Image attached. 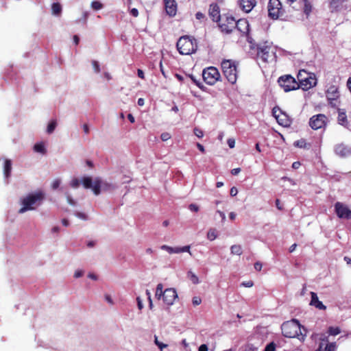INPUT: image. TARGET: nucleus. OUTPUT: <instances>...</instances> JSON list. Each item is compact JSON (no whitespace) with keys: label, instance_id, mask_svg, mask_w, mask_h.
<instances>
[{"label":"nucleus","instance_id":"f257e3e1","mask_svg":"<svg viewBox=\"0 0 351 351\" xmlns=\"http://www.w3.org/2000/svg\"><path fill=\"white\" fill-rule=\"evenodd\" d=\"M282 333L285 337H297L301 341L304 340L305 335L301 330V325L297 319L284 322L281 326Z\"/></svg>","mask_w":351,"mask_h":351},{"label":"nucleus","instance_id":"f03ea898","mask_svg":"<svg viewBox=\"0 0 351 351\" xmlns=\"http://www.w3.org/2000/svg\"><path fill=\"white\" fill-rule=\"evenodd\" d=\"M248 46V52L251 54V56H256L265 62H268L269 59L274 57L275 52L274 51V49H271L270 45H263V47H259V45Z\"/></svg>","mask_w":351,"mask_h":351},{"label":"nucleus","instance_id":"7ed1b4c3","mask_svg":"<svg viewBox=\"0 0 351 351\" xmlns=\"http://www.w3.org/2000/svg\"><path fill=\"white\" fill-rule=\"evenodd\" d=\"M44 199V195L41 192L29 194L23 198L21 203L23 207L19 210V213H23L27 210H34V206H38Z\"/></svg>","mask_w":351,"mask_h":351},{"label":"nucleus","instance_id":"20e7f679","mask_svg":"<svg viewBox=\"0 0 351 351\" xmlns=\"http://www.w3.org/2000/svg\"><path fill=\"white\" fill-rule=\"evenodd\" d=\"M237 64L230 60H224L221 62V68L228 81L234 84L237 80Z\"/></svg>","mask_w":351,"mask_h":351},{"label":"nucleus","instance_id":"39448f33","mask_svg":"<svg viewBox=\"0 0 351 351\" xmlns=\"http://www.w3.org/2000/svg\"><path fill=\"white\" fill-rule=\"evenodd\" d=\"M278 83L285 92L296 90L300 87L295 78L290 75L280 77Z\"/></svg>","mask_w":351,"mask_h":351},{"label":"nucleus","instance_id":"423d86ee","mask_svg":"<svg viewBox=\"0 0 351 351\" xmlns=\"http://www.w3.org/2000/svg\"><path fill=\"white\" fill-rule=\"evenodd\" d=\"M202 77L207 84L213 85L219 80L220 73L217 68L210 66L203 70Z\"/></svg>","mask_w":351,"mask_h":351},{"label":"nucleus","instance_id":"0eeeda50","mask_svg":"<svg viewBox=\"0 0 351 351\" xmlns=\"http://www.w3.org/2000/svg\"><path fill=\"white\" fill-rule=\"evenodd\" d=\"M82 184L84 187L86 189H92L94 194L95 195H98L101 193V179L100 178H95L93 184V180L90 177H84L83 178Z\"/></svg>","mask_w":351,"mask_h":351},{"label":"nucleus","instance_id":"6e6552de","mask_svg":"<svg viewBox=\"0 0 351 351\" xmlns=\"http://www.w3.org/2000/svg\"><path fill=\"white\" fill-rule=\"evenodd\" d=\"M326 97L329 101V104L332 107H337L339 105L338 99L339 97V92L338 88L335 85H331L326 92Z\"/></svg>","mask_w":351,"mask_h":351},{"label":"nucleus","instance_id":"1a4fd4ad","mask_svg":"<svg viewBox=\"0 0 351 351\" xmlns=\"http://www.w3.org/2000/svg\"><path fill=\"white\" fill-rule=\"evenodd\" d=\"M298 79L300 82L299 85L303 90H308L315 86L317 84L316 78L315 76H311L310 73L306 77H302V72L298 73Z\"/></svg>","mask_w":351,"mask_h":351},{"label":"nucleus","instance_id":"9d476101","mask_svg":"<svg viewBox=\"0 0 351 351\" xmlns=\"http://www.w3.org/2000/svg\"><path fill=\"white\" fill-rule=\"evenodd\" d=\"M335 210L338 217L341 219H351V210L344 204L337 202L335 204Z\"/></svg>","mask_w":351,"mask_h":351},{"label":"nucleus","instance_id":"9b49d317","mask_svg":"<svg viewBox=\"0 0 351 351\" xmlns=\"http://www.w3.org/2000/svg\"><path fill=\"white\" fill-rule=\"evenodd\" d=\"M327 117L323 114L313 116L309 121V125L313 130H318L326 125Z\"/></svg>","mask_w":351,"mask_h":351},{"label":"nucleus","instance_id":"f8f14e48","mask_svg":"<svg viewBox=\"0 0 351 351\" xmlns=\"http://www.w3.org/2000/svg\"><path fill=\"white\" fill-rule=\"evenodd\" d=\"M178 298V294L175 289L167 288L164 290L161 294V299L163 302L167 306H171L176 298Z\"/></svg>","mask_w":351,"mask_h":351},{"label":"nucleus","instance_id":"ddd939ff","mask_svg":"<svg viewBox=\"0 0 351 351\" xmlns=\"http://www.w3.org/2000/svg\"><path fill=\"white\" fill-rule=\"evenodd\" d=\"M267 8L269 16L273 19H276L279 17L281 3L279 0H269Z\"/></svg>","mask_w":351,"mask_h":351},{"label":"nucleus","instance_id":"4468645a","mask_svg":"<svg viewBox=\"0 0 351 351\" xmlns=\"http://www.w3.org/2000/svg\"><path fill=\"white\" fill-rule=\"evenodd\" d=\"M236 21L232 16H226V21L219 23V26L221 32L226 34L231 33L235 29Z\"/></svg>","mask_w":351,"mask_h":351},{"label":"nucleus","instance_id":"2eb2a0df","mask_svg":"<svg viewBox=\"0 0 351 351\" xmlns=\"http://www.w3.org/2000/svg\"><path fill=\"white\" fill-rule=\"evenodd\" d=\"M334 150L335 154L341 157H346L351 155V148L343 143L336 145Z\"/></svg>","mask_w":351,"mask_h":351},{"label":"nucleus","instance_id":"dca6fc26","mask_svg":"<svg viewBox=\"0 0 351 351\" xmlns=\"http://www.w3.org/2000/svg\"><path fill=\"white\" fill-rule=\"evenodd\" d=\"M165 8L167 14L174 16L177 12V4L175 0H165Z\"/></svg>","mask_w":351,"mask_h":351},{"label":"nucleus","instance_id":"f3484780","mask_svg":"<svg viewBox=\"0 0 351 351\" xmlns=\"http://www.w3.org/2000/svg\"><path fill=\"white\" fill-rule=\"evenodd\" d=\"M177 50L182 55H190L197 51V45H176Z\"/></svg>","mask_w":351,"mask_h":351},{"label":"nucleus","instance_id":"a211bd4d","mask_svg":"<svg viewBox=\"0 0 351 351\" xmlns=\"http://www.w3.org/2000/svg\"><path fill=\"white\" fill-rule=\"evenodd\" d=\"M239 3L242 10L248 13L256 5V0H239Z\"/></svg>","mask_w":351,"mask_h":351},{"label":"nucleus","instance_id":"6ab92c4d","mask_svg":"<svg viewBox=\"0 0 351 351\" xmlns=\"http://www.w3.org/2000/svg\"><path fill=\"white\" fill-rule=\"evenodd\" d=\"M235 28L243 34L250 32V25L246 19H239L236 21Z\"/></svg>","mask_w":351,"mask_h":351},{"label":"nucleus","instance_id":"aec40b11","mask_svg":"<svg viewBox=\"0 0 351 351\" xmlns=\"http://www.w3.org/2000/svg\"><path fill=\"white\" fill-rule=\"evenodd\" d=\"M209 15L214 21H219L220 20L219 7L217 3L210 5Z\"/></svg>","mask_w":351,"mask_h":351},{"label":"nucleus","instance_id":"412c9836","mask_svg":"<svg viewBox=\"0 0 351 351\" xmlns=\"http://www.w3.org/2000/svg\"><path fill=\"white\" fill-rule=\"evenodd\" d=\"M311 300L310 302V305L313 306L319 310H326V306L324 305L321 301L319 300V298L315 292H311Z\"/></svg>","mask_w":351,"mask_h":351},{"label":"nucleus","instance_id":"4be33fe9","mask_svg":"<svg viewBox=\"0 0 351 351\" xmlns=\"http://www.w3.org/2000/svg\"><path fill=\"white\" fill-rule=\"evenodd\" d=\"M338 123L343 126L348 124L346 111L343 109H338Z\"/></svg>","mask_w":351,"mask_h":351},{"label":"nucleus","instance_id":"5701e85b","mask_svg":"<svg viewBox=\"0 0 351 351\" xmlns=\"http://www.w3.org/2000/svg\"><path fill=\"white\" fill-rule=\"evenodd\" d=\"M12 171V162L9 159H6L4 163L3 173L6 178H9Z\"/></svg>","mask_w":351,"mask_h":351},{"label":"nucleus","instance_id":"b1692460","mask_svg":"<svg viewBox=\"0 0 351 351\" xmlns=\"http://www.w3.org/2000/svg\"><path fill=\"white\" fill-rule=\"evenodd\" d=\"M278 123L283 126H288L290 124V121L288 119L287 116L282 113L280 115V117H277L276 119Z\"/></svg>","mask_w":351,"mask_h":351},{"label":"nucleus","instance_id":"393cba45","mask_svg":"<svg viewBox=\"0 0 351 351\" xmlns=\"http://www.w3.org/2000/svg\"><path fill=\"white\" fill-rule=\"evenodd\" d=\"M343 0H331L330 2V8L331 12L337 11L341 7Z\"/></svg>","mask_w":351,"mask_h":351},{"label":"nucleus","instance_id":"a878e982","mask_svg":"<svg viewBox=\"0 0 351 351\" xmlns=\"http://www.w3.org/2000/svg\"><path fill=\"white\" fill-rule=\"evenodd\" d=\"M193 41H195V39L193 36H183L179 38L176 44H186L187 43L193 44Z\"/></svg>","mask_w":351,"mask_h":351},{"label":"nucleus","instance_id":"bb28decb","mask_svg":"<svg viewBox=\"0 0 351 351\" xmlns=\"http://www.w3.org/2000/svg\"><path fill=\"white\" fill-rule=\"evenodd\" d=\"M34 150L36 152L41 153L43 154H45L47 152L45 145L43 142L36 143L34 146Z\"/></svg>","mask_w":351,"mask_h":351},{"label":"nucleus","instance_id":"cd10ccee","mask_svg":"<svg viewBox=\"0 0 351 351\" xmlns=\"http://www.w3.org/2000/svg\"><path fill=\"white\" fill-rule=\"evenodd\" d=\"M232 254L241 255L243 252L242 247L240 245H233L230 247Z\"/></svg>","mask_w":351,"mask_h":351},{"label":"nucleus","instance_id":"c85d7f7f","mask_svg":"<svg viewBox=\"0 0 351 351\" xmlns=\"http://www.w3.org/2000/svg\"><path fill=\"white\" fill-rule=\"evenodd\" d=\"M52 13L58 15L62 12V7L59 3H53L51 5Z\"/></svg>","mask_w":351,"mask_h":351},{"label":"nucleus","instance_id":"c756f323","mask_svg":"<svg viewBox=\"0 0 351 351\" xmlns=\"http://www.w3.org/2000/svg\"><path fill=\"white\" fill-rule=\"evenodd\" d=\"M56 125L57 122L56 120L51 121L47 125V132L48 134H51L55 130Z\"/></svg>","mask_w":351,"mask_h":351},{"label":"nucleus","instance_id":"7c9ffc66","mask_svg":"<svg viewBox=\"0 0 351 351\" xmlns=\"http://www.w3.org/2000/svg\"><path fill=\"white\" fill-rule=\"evenodd\" d=\"M163 285L161 283H159L155 291V297H156L158 300L161 299V294L163 293Z\"/></svg>","mask_w":351,"mask_h":351},{"label":"nucleus","instance_id":"2f4dec72","mask_svg":"<svg viewBox=\"0 0 351 351\" xmlns=\"http://www.w3.org/2000/svg\"><path fill=\"white\" fill-rule=\"evenodd\" d=\"M188 278L192 281L193 284H198L199 283V279L197 276L193 273L192 271H189L187 274Z\"/></svg>","mask_w":351,"mask_h":351},{"label":"nucleus","instance_id":"473e14b6","mask_svg":"<svg viewBox=\"0 0 351 351\" xmlns=\"http://www.w3.org/2000/svg\"><path fill=\"white\" fill-rule=\"evenodd\" d=\"M341 332V330L339 327H332L330 326L328 328V333L330 335H337Z\"/></svg>","mask_w":351,"mask_h":351},{"label":"nucleus","instance_id":"72a5a7b5","mask_svg":"<svg viewBox=\"0 0 351 351\" xmlns=\"http://www.w3.org/2000/svg\"><path fill=\"white\" fill-rule=\"evenodd\" d=\"M207 238L210 241H213L217 238L215 230L210 229L207 233Z\"/></svg>","mask_w":351,"mask_h":351},{"label":"nucleus","instance_id":"f704fd0d","mask_svg":"<svg viewBox=\"0 0 351 351\" xmlns=\"http://www.w3.org/2000/svg\"><path fill=\"white\" fill-rule=\"evenodd\" d=\"M91 7L95 10H99L102 8L103 5L99 1H94L91 3Z\"/></svg>","mask_w":351,"mask_h":351},{"label":"nucleus","instance_id":"c9c22d12","mask_svg":"<svg viewBox=\"0 0 351 351\" xmlns=\"http://www.w3.org/2000/svg\"><path fill=\"white\" fill-rule=\"evenodd\" d=\"M257 350H258V348L254 346L252 344H250V343L245 346L244 350H243V351H257Z\"/></svg>","mask_w":351,"mask_h":351},{"label":"nucleus","instance_id":"e433bc0d","mask_svg":"<svg viewBox=\"0 0 351 351\" xmlns=\"http://www.w3.org/2000/svg\"><path fill=\"white\" fill-rule=\"evenodd\" d=\"M92 65L93 66L94 71L95 73H99L100 72V66L97 61L93 60L92 61Z\"/></svg>","mask_w":351,"mask_h":351},{"label":"nucleus","instance_id":"4c0bfd02","mask_svg":"<svg viewBox=\"0 0 351 351\" xmlns=\"http://www.w3.org/2000/svg\"><path fill=\"white\" fill-rule=\"evenodd\" d=\"M276 344L274 342L269 343L265 348V351H275Z\"/></svg>","mask_w":351,"mask_h":351},{"label":"nucleus","instance_id":"58836bf2","mask_svg":"<svg viewBox=\"0 0 351 351\" xmlns=\"http://www.w3.org/2000/svg\"><path fill=\"white\" fill-rule=\"evenodd\" d=\"M155 345H156L159 347L160 351H162L163 350V348L167 347V344L162 343L160 342L159 341H158V339L156 336H155Z\"/></svg>","mask_w":351,"mask_h":351},{"label":"nucleus","instance_id":"ea45409f","mask_svg":"<svg viewBox=\"0 0 351 351\" xmlns=\"http://www.w3.org/2000/svg\"><path fill=\"white\" fill-rule=\"evenodd\" d=\"M80 182L77 178H74L71 182V186L73 188H77L80 186Z\"/></svg>","mask_w":351,"mask_h":351},{"label":"nucleus","instance_id":"a19ab883","mask_svg":"<svg viewBox=\"0 0 351 351\" xmlns=\"http://www.w3.org/2000/svg\"><path fill=\"white\" fill-rule=\"evenodd\" d=\"M272 113L276 119H277V117H280V115L282 114L280 109L276 107L273 108Z\"/></svg>","mask_w":351,"mask_h":351},{"label":"nucleus","instance_id":"79ce46f5","mask_svg":"<svg viewBox=\"0 0 351 351\" xmlns=\"http://www.w3.org/2000/svg\"><path fill=\"white\" fill-rule=\"evenodd\" d=\"M194 134L198 138H202L203 136H204L203 131L202 130L199 129V128H195L194 129Z\"/></svg>","mask_w":351,"mask_h":351},{"label":"nucleus","instance_id":"37998d69","mask_svg":"<svg viewBox=\"0 0 351 351\" xmlns=\"http://www.w3.org/2000/svg\"><path fill=\"white\" fill-rule=\"evenodd\" d=\"M171 137V134L168 132H164L160 135V138L162 141H167Z\"/></svg>","mask_w":351,"mask_h":351},{"label":"nucleus","instance_id":"c03bdc74","mask_svg":"<svg viewBox=\"0 0 351 351\" xmlns=\"http://www.w3.org/2000/svg\"><path fill=\"white\" fill-rule=\"evenodd\" d=\"M60 179H56L53 180V182H52V184H51V187L53 189H57L59 186H60Z\"/></svg>","mask_w":351,"mask_h":351},{"label":"nucleus","instance_id":"a18cd8bd","mask_svg":"<svg viewBox=\"0 0 351 351\" xmlns=\"http://www.w3.org/2000/svg\"><path fill=\"white\" fill-rule=\"evenodd\" d=\"M304 12L307 15L311 12V5L307 1H306L304 5Z\"/></svg>","mask_w":351,"mask_h":351},{"label":"nucleus","instance_id":"49530a36","mask_svg":"<svg viewBox=\"0 0 351 351\" xmlns=\"http://www.w3.org/2000/svg\"><path fill=\"white\" fill-rule=\"evenodd\" d=\"M192 302L194 306H197L201 304L202 299L199 297H193Z\"/></svg>","mask_w":351,"mask_h":351},{"label":"nucleus","instance_id":"de8ad7c7","mask_svg":"<svg viewBox=\"0 0 351 351\" xmlns=\"http://www.w3.org/2000/svg\"><path fill=\"white\" fill-rule=\"evenodd\" d=\"M189 208L190 210L193 212H197L199 210V206L195 204H191L189 206Z\"/></svg>","mask_w":351,"mask_h":351},{"label":"nucleus","instance_id":"09e8293b","mask_svg":"<svg viewBox=\"0 0 351 351\" xmlns=\"http://www.w3.org/2000/svg\"><path fill=\"white\" fill-rule=\"evenodd\" d=\"M75 215H76V217H77L82 219H84V220H86L88 219L87 215L83 213L77 212L75 213Z\"/></svg>","mask_w":351,"mask_h":351},{"label":"nucleus","instance_id":"8fccbe9b","mask_svg":"<svg viewBox=\"0 0 351 351\" xmlns=\"http://www.w3.org/2000/svg\"><path fill=\"white\" fill-rule=\"evenodd\" d=\"M228 145L230 148H234L235 146V141L234 138H228L227 141Z\"/></svg>","mask_w":351,"mask_h":351},{"label":"nucleus","instance_id":"3c124183","mask_svg":"<svg viewBox=\"0 0 351 351\" xmlns=\"http://www.w3.org/2000/svg\"><path fill=\"white\" fill-rule=\"evenodd\" d=\"M254 285L253 282L252 280H249V281H246V282H243L241 283V285L245 287H252Z\"/></svg>","mask_w":351,"mask_h":351},{"label":"nucleus","instance_id":"603ef678","mask_svg":"<svg viewBox=\"0 0 351 351\" xmlns=\"http://www.w3.org/2000/svg\"><path fill=\"white\" fill-rule=\"evenodd\" d=\"M238 193L237 189L234 186L232 187L230 189V194L231 196L234 197Z\"/></svg>","mask_w":351,"mask_h":351},{"label":"nucleus","instance_id":"864d4df0","mask_svg":"<svg viewBox=\"0 0 351 351\" xmlns=\"http://www.w3.org/2000/svg\"><path fill=\"white\" fill-rule=\"evenodd\" d=\"M172 248L173 247H169V246L166 245H163L161 246V249L162 250H167L170 254H171Z\"/></svg>","mask_w":351,"mask_h":351},{"label":"nucleus","instance_id":"5fc2aeb1","mask_svg":"<svg viewBox=\"0 0 351 351\" xmlns=\"http://www.w3.org/2000/svg\"><path fill=\"white\" fill-rule=\"evenodd\" d=\"M130 14L134 16V17H137L138 15V11L136 8H132L131 10H130Z\"/></svg>","mask_w":351,"mask_h":351},{"label":"nucleus","instance_id":"6e6d98bb","mask_svg":"<svg viewBox=\"0 0 351 351\" xmlns=\"http://www.w3.org/2000/svg\"><path fill=\"white\" fill-rule=\"evenodd\" d=\"M186 76L190 77L194 84H195L197 86H199V84L198 83L197 80L193 75H188Z\"/></svg>","mask_w":351,"mask_h":351},{"label":"nucleus","instance_id":"4d7b16f0","mask_svg":"<svg viewBox=\"0 0 351 351\" xmlns=\"http://www.w3.org/2000/svg\"><path fill=\"white\" fill-rule=\"evenodd\" d=\"M261 268H262V264L261 263H259V262L255 263V264H254V269L256 271H261Z\"/></svg>","mask_w":351,"mask_h":351},{"label":"nucleus","instance_id":"13d9d810","mask_svg":"<svg viewBox=\"0 0 351 351\" xmlns=\"http://www.w3.org/2000/svg\"><path fill=\"white\" fill-rule=\"evenodd\" d=\"M146 294L147 295V299L149 300V306L152 308V300L151 298V293L148 290H146Z\"/></svg>","mask_w":351,"mask_h":351},{"label":"nucleus","instance_id":"bf43d9fd","mask_svg":"<svg viewBox=\"0 0 351 351\" xmlns=\"http://www.w3.org/2000/svg\"><path fill=\"white\" fill-rule=\"evenodd\" d=\"M204 14L200 12H197L195 14L196 19L199 20L204 19Z\"/></svg>","mask_w":351,"mask_h":351},{"label":"nucleus","instance_id":"052dcab7","mask_svg":"<svg viewBox=\"0 0 351 351\" xmlns=\"http://www.w3.org/2000/svg\"><path fill=\"white\" fill-rule=\"evenodd\" d=\"M198 351H208V347L206 344H202L198 349Z\"/></svg>","mask_w":351,"mask_h":351},{"label":"nucleus","instance_id":"680f3d73","mask_svg":"<svg viewBox=\"0 0 351 351\" xmlns=\"http://www.w3.org/2000/svg\"><path fill=\"white\" fill-rule=\"evenodd\" d=\"M240 171H241L240 168H235V169H232L231 173L234 176H236V175L239 174L240 173Z\"/></svg>","mask_w":351,"mask_h":351},{"label":"nucleus","instance_id":"e2e57ef3","mask_svg":"<svg viewBox=\"0 0 351 351\" xmlns=\"http://www.w3.org/2000/svg\"><path fill=\"white\" fill-rule=\"evenodd\" d=\"M217 213L219 215V216L221 218L222 221H224L226 220V215L223 212L217 210Z\"/></svg>","mask_w":351,"mask_h":351},{"label":"nucleus","instance_id":"0e129e2a","mask_svg":"<svg viewBox=\"0 0 351 351\" xmlns=\"http://www.w3.org/2000/svg\"><path fill=\"white\" fill-rule=\"evenodd\" d=\"M84 272L82 271H76L74 274V277L75 278H80L81 276H82Z\"/></svg>","mask_w":351,"mask_h":351},{"label":"nucleus","instance_id":"69168bd1","mask_svg":"<svg viewBox=\"0 0 351 351\" xmlns=\"http://www.w3.org/2000/svg\"><path fill=\"white\" fill-rule=\"evenodd\" d=\"M247 36V41L250 43V44H253V42H254V40L252 39V38L250 36V34L249 32L247 34H245Z\"/></svg>","mask_w":351,"mask_h":351},{"label":"nucleus","instance_id":"338daca9","mask_svg":"<svg viewBox=\"0 0 351 351\" xmlns=\"http://www.w3.org/2000/svg\"><path fill=\"white\" fill-rule=\"evenodd\" d=\"M182 252H190V246L186 245L181 247Z\"/></svg>","mask_w":351,"mask_h":351},{"label":"nucleus","instance_id":"774afa93","mask_svg":"<svg viewBox=\"0 0 351 351\" xmlns=\"http://www.w3.org/2000/svg\"><path fill=\"white\" fill-rule=\"evenodd\" d=\"M136 300H137V304H138V308L139 310H141L143 308V304H142V302H141L140 298L138 297L136 298Z\"/></svg>","mask_w":351,"mask_h":351}]
</instances>
